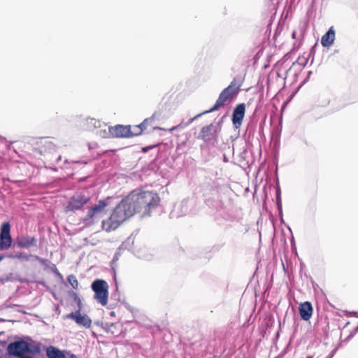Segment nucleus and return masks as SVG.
I'll return each mask as SVG.
<instances>
[{
	"label": "nucleus",
	"mask_w": 358,
	"mask_h": 358,
	"mask_svg": "<svg viewBox=\"0 0 358 358\" xmlns=\"http://www.w3.org/2000/svg\"><path fill=\"white\" fill-rule=\"evenodd\" d=\"M94 292V299L101 306H106L108 298V285L106 281L101 279L95 280L91 285Z\"/></svg>",
	"instance_id": "obj_3"
},
{
	"label": "nucleus",
	"mask_w": 358,
	"mask_h": 358,
	"mask_svg": "<svg viewBox=\"0 0 358 358\" xmlns=\"http://www.w3.org/2000/svg\"><path fill=\"white\" fill-rule=\"evenodd\" d=\"M306 358H313V356H308Z\"/></svg>",
	"instance_id": "obj_32"
},
{
	"label": "nucleus",
	"mask_w": 358,
	"mask_h": 358,
	"mask_svg": "<svg viewBox=\"0 0 358 358\" xmlns=\"http://www.w3.org/2000/svg\"><path fill=\"white\" fill-rule=\"evenodd\" d=\"M310 74H311V71H309L308 76H310Z\"/></svg>",
	"instance_id": "obj_34"
},
{
	"label": "nucleus",
	"mask_w": 358,
	"mask_h": 358,
	"mask_svg": "<svg viewBox=\"0 0 358 358\" xmlns=\"http://www.w3.org/2000/svg\"><path fill=\"white\" fill-rule=\"evenodd\" d=\"M61 159H62V157H61V156H59V157H58V159H57V161L60 160Z\"/></svg>",
	"instance_id": "obj_31"
},
{
	"label": "nucleus",
	"mask_w": 358,
	"mask_h": 358,
	"mask_svg": "<svg viewBox=\"0 0 358 358\" xmlns=\"http://www.w3.org/2000/svg\"><path fill=\"white\" fill-rule=\"evenodd\" d=\"M26 352L32 355L39 354L41 352L40 345L34 343H27V350H26Z\"/></svg>",
	"instance_id": "obj_18"
},
{
	"label": "nucleus",
	"mask_w": 358,
	"mask_h": 358,
	"mask_svg": "<svg viewBox=\"0 0 358 358\" xmlns=\"http://www.w3.org/2000/svg\"><path fill=\"white\" fill-rule=\"evenodd\" d=\"M20 358H32V357H31L30 356H27V355H24L23 356H21Z\"/></svg>",
	"instance_id": "obj_27"
},
{
	"label": "nucleus",
	"mask_w": 358,
	"mask_h": 358,
	"mask_svg": "<svg viewBox=\"0 0 358 358\" xmlns=\"http://www.w3.org/2000/svg\"><path fill=\"white\" fill-rule=\"evenodd\" d=\"M335 350H333V351H332V352H331V355H329L327 358H332V357H333V356H334V355Z\"/></svg>",
	"instance_id": "obj_26"
},
{
	"label": "nucleus",
	"mask_w": 358,
	"mask_h": 358,
	"mask_svg": "<svg viewBox=\"0 0 358 358\" xmlns=\"http://www.w3.org/2000/svg\"><path fill=\"white\" fill-rule=\"evenodd\" d=\"M45 352L48 358H66L62 351L52 345L46 348Z\"/></svg>",
	"instance_id": "obj_16"
},
{
	"label": "nucleus",
	"mask_w": 358,
	"mask_h": 358,
	"mask_svg": "<svg viewBox=\"0 0 358 358\" xmlns=\"http://www.w3.org/2000/svg\"><path fill=\"white\" fill-rule=\"evenodd\" d=\"M241 85L238 84L236 80L234 78L230 83V85L224 88L219 95L218 99H217L215 105L209 110H205L192 118H190L187 121L182 120L180 124L178 125L173 127L169 129L170 131H173L178 129H183L187 126H189L191 123L193 122L194 120L197 119L198 117L202 116L204 114L210 113L213 111L218 110L220 108L224 106L226 103L231 102L238 94L240 90Z\"/></svg>",
	"instance_id": "obj_2"
},
{
	"label": "nucleus",
	"mask_w": 358,
	"mask_h": 358,
	"mask_svg": "<svg viewBox=\"0 0 358 358\" xmlns=\"http://www.w3.org/2000/svg\"><path fill=\"white\" fill-rule=\"evenodd\" d=\"M90 196L86 192H77L71 197L65 206V212H75L82 209V208L89 203Z\"/></svg>",
	"instance_id": "obj_4"
},
{
	"label": "nucleus",
	"mask_w": 358,
	"mask_h": 358,
	"mask_svg": "<svg viewBox=\"0 0 358 358\" xmlns=\"http://www.w3.org/2000/svg\"><path fill=\"white\" fill-rule=\"evenodd\" d=\"M112 132L113 137L129 138L131 137V126L117 124L112 127Z\"/></svg>",
	"instance_id": "obj_11"
},
{
	"label": "nucleus",
	"mask_w": 358,
	"mask_h": 358,
	"mask_svg": "<svg viewBox=\"0 0 358 358\" xmlns=\"http://www.w3.org/2000/svg\"><path fill=\"white\" fill-rule=\"evenodd\" d=\"M16 244L20 248H29L36 246L37 240L34 237L22 235L17 238Z\"/></svg>",
	"instance_id": "obj_12"
},
{
	"label": "nucleus",
	"mask_w": 358,
	"mask_h": 358,
	"mask_svg": "<svg viewBox=\"0 0 358 358\" xmlns=\"http://www.w3.org/2000/svg\"><path fill=\"white\" fill-rule=\"evenodd\" d=\"M87 125L89 129H96L101 126V122L94 118H88L86 120Z\"/></svg>",
	"instance_id": "obj_19"
},
{
	"label": "nucleus",
	"mask_w": 358,
	"mask_h": 358,
	"mask_svg": "<svg viewBox=\"0 0 358 358\" xmlns=\"http://www.w3.org/2000/svg\"><path fill=\"white\" fill-rule=\"evenodd\" d=\"M68 282L72 286V287L75 289L78 288V281L75 275H71L68 277Z\"/></svg>",
	"instance_id": "obj_21"
},
{
	"label": "nucleus",
	"mask_w": 358,
	"mask_h": 358,
	"mask_svg": "<svg viewBox=\"0 0 358 358\" xmlns=\"http://www.w3.org/2000/svg\"><path fill=\"white\" fill-rule=\"evenodd\" d=\"M36 259L41 264H43V266H48V265L50 264V261L46 259H43V258H41L38 256H36Z\"/></svg>",
	"instance_id": "obj_22"
},
{
	"label": "nucleus",
	"mask_w": 358,
	"mask_h": 358,
	"mask_svg": "<svg viewBox=\"0 0 358 358\" xmlns=\"http://www.w3.org/2000/svg\"><path fill=\"white\" fill-rule=\"evenodd\" d=\"M245 113V106L244 103H239L234 108L232 113V123L236 129H238L241 126Z\"/></svg>",
	"instance_id": "obj_10"
},
{
	"label": "nucleus",
	"mask_w": 358,
	"mask_h": 358,
	"mask_svg": "<svg viewBox=\"0 0 358 358\" xmlns=\"http://www.w3.org/2000/svg\"><path fill=\"white\" fill-rule=\"evenodd\" d=\"M2 259H3V256L0 255V262L1 261Z\"/></svg>",
	"instance_id": "obj_33"
},
{
	"label": "nucleus",
	"mask_w": 358,
	"mask_h": 358,
	"mask_svg": "<svg viewBox=\"0 0 358 358\" xmlns=\"http://www.w3.org/2000/svg\"><path fill=\"white\" fill-rule=\"evenodd\" d=\"M66 318L71 319L76 324L83 326L85 328H90L92 324V320L87 315H81L80 309L76 312H72L66 315Z\"/></svg>",
	"instance_id": "obj_9"
},
{
	"label": "nucleus",
	"mask_w": 358,
	"mask_h": 358,
	"mask_svg": "<svg viewBox=\"0 0 358 358\" xmlns=\"http://www.w3.org/2000/svg\"><path fill=\"white\" fill-rule=\"evenodd\" d=\"M276 194H277V200L280 201V189L279 188L276 191Z\"/></svg>",
	"instance_id": "obj_25"
},
{
	"label": "nucleus",
	"mask_w": 358,
	"mask_h": 358,
	"mask_svg": "<svg viewBox=\"0 0 358 358\" xmlns=\"http://www.w3.org/2000/svg\"><path fill=\"white\" fill-rule=\"evenodd\" d=\"M335 40V30L333 27H330L328 31L322 36L321 44L324 47L331 46Z\"/></svg>",
	"instance_id": "obj_15"
},
{
	"label": "nucleus",
	"mask_w": 358,
	"mask_h": 358,
	"mask_svg": "<svg viewBox=\"0 0 358 358\" xmlns=\"http://www.w3.org/2000/svg\"><path fill=\"white\" fill-rule=\"evenodd\" d=\"M0 358H1V357H0Z\"/></svg>",
	"instance_id": "obj_37"
},
{
	"label": "nucleus",
	"mask_w": 358,
	"mask_h": 358,
	"mask_svg": "<svg viewBox=\"0 0 358 358\" xmlns=\"http://www.w3.org/2000/svg\"><path fill=\"white\" fill-rule=\"evenodd\" d=\"M295 36H296V32H295V31H294V32L292 33V36H293V38H295Z\"/></svg>",
	"instance_id": "obj_30"
},
{
	"label": "nucleus",
	"mask_w": 358,
	"mask_h": 358,
	"mask_svg": "<svg viewBox=\"0 0 358 358\" xmlns=\"http://www.w3.org/2000/svg\"><path fill=\"white\" fill-rule=\"evenodd\" d=\"M71 358H78V357L76 355H74V354H71Z\"/></svg>",
	"instance_id": "obj_28"
},
{
	"label": "nucleus",
	"mask_w": 358,
	"mask_h": 358,
	"mask_svg": "<svg viewBox=\"0 0 358 358\" xmlns=\"http://www.w3.org/2000/svg\"><path fill=\"white\" fill-rule=\"evenodd\" d=\"M317 358H319V357H317Z\"/></svg>",
	"instance_id": "obj_36"
},
{
	"label": "nucleus",
	"mask_w": 358,
	"mask_h": 358,
	"mask_svg": "<svg viewBox=\"0 0 358 358\" xmlns=\"http://www.w3.org/2000/svg\"><path fill=\"white\" fill-rule=\"evenodd\" d=\"M182 206H185V208L187 209L186 202H182Z\"/></svg>",
	"instance_id": "obj_29"
},
{
	"label": "nucleus",
	"mask_w": 358,
	"mask_h": 358,
	"mask_svg": "<svg viewBox=\"0 0 358 358\" xmlns=\"http://www.w3.org/2000/svg\"><path fill=\"white\" fill-rule=\"evenodd\" d=\"M108 205L107 200H100L97 204L89 208L84 221L89 224L94 223L105 213V208Z\"/></svg>",
	"instance_id": "obj_5"
},
{
	"label": "nucleus",
	"mask_w": 358,
	"mask_h": 358,
	"mask_svg": "<svg viewBox=\"0 0 358 358\" xmlns=\"http://www.w3.org/2000/svg\"><path fill=\"white\" fill-rule=\"evenodd\" d=\"M10 225L9 222H3L0 232V250H8L12 243V237L10 234Z\"/></svg>",
	"instance_id": "obj_6"
},
{
	"label": "nucleus",
	"mask_w": 358,
	"mask_h": 358,
	"mask_svg": "<svg viewBox=\"0 0 358 358\" xmlns=\"http://www.w3.org/2000/svg\"><path fill=\"white\" fill-rule=\"evenodd\" d=\"M73 296H74V301L78 305L79 308H80V305H81V300H80V299L79 298L78 294L76 293H75V292L73 293Z\"/></svg>",
	"instance_id": "obj_24"
},
{
	"label": "nucleus",
	"mask_w": 358,
	"mask_h": 358,
	"mask_svg": "<svg viewBox=\"0 0 358 358\" xmlns=\"http://www.w3.org/2000/svg\"><path fill=\"white\" fill-rule=\"evenodd\" d=\"M8 257L10 258H17L19 259H23V260L28 261L29 259L30 255L25 252H14V253L10 254L8 255Z\"/></svg>",
	"instance_id": "obj_20"
},
{
	"label": "nucleus",
	"mask_w": 358,
	"mask_h": 358,
	"mask_svg": "<svg viewBox=\"0 0 358 358\" xmlns=\"http://www.w3.org/2000/svg\"><path fill=\"white\" fill-rule=\"evenodd\" d=\"M355 331H358V326L357 327V328H356Z\"/></svg>",
	"instance_id": "obj_35"
},
{
	"label": "nucleus",
	"mask_w": 358,
	"mask_h": 358,
	"mask_svg": "<svg viewBox=\"0 0 358 358\" xmlns=\"http://www.w3.org/2000/svg\"><path fill=\"white\" fill-rule=\"evenodd\" d=\"M307 62H308V58L306 57H299L298 58L299 64H300L303 66H306Z\"/></svg>",
	"instance_id": "obj_23"
},
{
	"label": "nucleus",
	"mask_w": 358,
	"mask_h": 358,
	"mask_svg": "<svg viewBox=\"0 0 358 358\" xmlns=\"http://www.w3.org/2000/svg\"><path fill=\"white\" fill-rule=\"evenodd\" d=\"M151 121L152 118H148L144 120L141 124L133 127V128H131V137L141 134L143 130L146 129L147 125Z\"/></svg>",
	"instance_id": "obj_17"
},
{
	"label": "nucleus",
	"mask_w": 358,
	"mask_h": 358,
	"mask_svg": "<svg viewBox=\"0 0 358 358\" xmlns=\"http://www.w3.org/2000/svg\"><path fill=\"white\" fill-rule=\"evenodd\" d=\"M219 131V127L215 124H210L208 126L203 127L199 134V138L205 142H210L216 138L217 134Z\"/></svg>",
	"instance_id": "obj_8"
},
{
	"label": "nucleus",
	"mask_w": 358,
	"mask_h": 358,
	"mask_svg": "<svg viewBox=\"0 0 358 358\" xmlns=\"http://www.w3.org/2000/svg\"><path fill=\"white\" fill-rule=\"evenodd\" d=\"M7 350L9 355L20 358L27 350V342L17 341L10 343L8 346Z\"/></svg>",
	"instance_id": "obj_7"
},
{
	"label": "nucleus",
	"mask_w": 358,
	"mask_h": 358,
	"mask_svg": "<svg viewBox=\"0 0 358 358\" xmlns=\"http://www.w3.org/2000/svg\"><path fill=\"white\" fill-rule=\"evenodd\" d=\"M159 196L152 192L143 189L132 191L115 207L108 220H103L102 228L106 231L115 230L127 218L137 212L150 215V211L157 206Z\"/></svg>",
	"instance_id": "obj_1"
},
{
	"label": "nucleus",
	"mask_w": 358,
	"mask_h": 358,
	"mask_svg": "<svg viewBox=\"0 0 358 358\" xmlns=\"http://www.w3.org/2000/svg\"><path fill=\"white\" fill-rule=\"evenodd\" d=\"M299 313L303 320H308L313 314V307L310 302L302 303L299 306Z\"/></svg>",
	"instance_id": "obj_13"
},
{
	"label": "nucleus",
	"mask_w": 358,
	"mask_h": 358,
	"mask_svg": "<svg viewBox=\"0 0 358 358\" xmlns=\"http://www.w3.org/2000/svg\"><path fill=\"white\" fill-rule=\"evenodd\" d=\"M95 133L98 136L102 138L113 137L112 127L105 123H101V126L98 127Z\"/></svg>",
	"instance_id": "obj_14"
}]
</instances>
